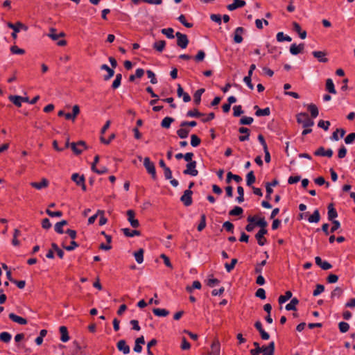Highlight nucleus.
Listing matches in <instances>:
<instances>
[{
	"instance_id": "nucleus-41",
	"label": "nucleus",
	"mask_w": 355,
	"mask_h": 355,
	"mask_svg": "<svg viewBox=\"0 0 355 355\" xmlns=\"http://www.w3.org/2000/svg\"><path fill=\"white\" fill-rule=\"evenodd\" d=\"M161 33L165 35L168 39H173L175 37L173 35L174 30L172 28H163L161 30Z\"/></svg>"
},
{
	"instance_id": "nucleus-61",
	"label": "nucleus",
	"mask_w": 355,
	"mask_h": 355,
	"mask_svg": "<svg viewBox=\"0 0 355 355\" xmlns=\"http://www.w3.org/2000/svg\"><path fill=\"white\" fill-rule=\"evenodd\" d=\"M46 213L51 217H60L62 216V212L60 211H52L50 209H47L46 210Z\"/></svg>"
},
{
	"instance_id": "nucleus-14",
	"label": "nucleus",
	"mask_w": 355,
	"mask_h": 355,
	"mask_svg": "<svg viewBox=\"0 0 355 355\" xmlns=\"http://www.w3.org/2000/svg\"><path fill=\"white\" fill-rule=\"evenodd\" d=\"M177 95L180 98L182 97L183 101L185 103H188L191 101V96L188 93L184 92L183 88L180 84L178 85Z\"/></svg>"
},
{
	"instance_id": "nucleus-60",
	"label": "nucleus",
	"mask_w": 355,
	"mask_h": 355,
	"mask_svg": "<svg viewBox=\"0 0 355 355\" xmlns=\"http://www.w3.org/2000/svg\"><path fill=\"white\" fill-rule=\"evenodd\" d=\"M206 226V216L205 214L201 215V221L198 226V230L199 232L202 231Z\"/></svg>"
},
{
	"instance_id": "nucleus-39",
	"label": "nucleus",
	"mask_w": 355,
	"mask_h": 355,
	"mask_svg": "<svg viewBox=\"0 0 355 355\" xmlns=\"http://www.w3.org/2000/svg\"><path fill=\"white\" fill-rule=\"evenodd\" d=\"M277 40L279 42L284 41L291 42L292 38L288 35H285L283 32H279L276 36Z\"/></svg>"
},
{
	"instance_id": "nucleus-6",
	"label": "nucleus",
	"mask_w": 355,
	"mask_h": 355,
	"mask_svg": "<svg viewBox=\"0 0 355 355\" xmlns=\"http://www.w3.org/2000/svg\"><path fill=\"white\" fill-rule=\"evenodd\" d=\"M175 36L177 37V45L181 49H186L189 42L187 35L177 32Z\"/></svg>"
},
{
	"instance_id": "nucleus-11",
	"label": "nucleus",
	"mask_w": 355,
	"mask_h": 355,
	"mask_svg": "<svg viewBox=\"0 0 355 355\" xmlns=\"http://www.w3.org/2000/svg\"><path fill=\"white\" fill-rule=\"evenodd\" d=\"M245 29L243 27H237L234 33V41L236 44H240L243 42L242 34L244 33Z\"/></svg>"
},
{
	"instance_id": "nucleus-35",
	"label": "nucleus",
	"mask_w": 355,
	"mask_h": 355,
	"mask_svg": "<svg viewBox=\"0 0 355 355\" xmlns=\"http://www.w3.org/2000/svg\"><path fill=\"white\" fill-rule=\"evenodd\" d=\"M175 121V119L170 116H166L161 122V126L163 128H169L171 124Z\"/></svg>"
},
{
	"instance_id": "nucleus-45",
	"label": "nucleus",
	"mask_w": 355,
	"mask_h": 355,
	"mask_svg": "<svg viewBox=\"0 0 355 355\" xmlns=\"http://www.w3.org/2000/svg\"><path fill=\"white\" fill-rule=\"evenodd\" d=\"M255 182V176L253 171H250L246 176V183L248 186H250Z\"/></svg>"
},
{
	"instance_id": "nucleus-17",
	"label": "nucleus",
	"mask_w": 355,
	"mask_h": 355,
	"mask_svg": "<svg viewBox=\"0 0 355 355\" xmlns=\"http://www.w3.org/2000/svg\"><path fill=\"white\" fill-rule=\"evenodd\" d=\"M117 348L124 354H129L130 351V347L126 344L124 340H121L117 343Z\"/></svg>"
},
{
	"instance_id": "nucleus-54",
	"label": "nucleus",
	"mask_w": 355,
	"mask_h": 355,
	"mask_svg": "<svg viewBox=\"0 0 355 355\" xmlns=\"http://www.w3.org/2000/svg\"><path fill=\"white\" fill-rule=\"evenodd\" d=\"M266 264V260H263L261 262L257 263L255 266V272L258 274H261L263 270V267Z\"/></svg>"
},
{
	"instance_id": "nucleus-63",
	"label": "nucleus",
	"mask_w": 355,
	"mask_h": 355,
	"mask_svg": "<svg viewBox=\"0 0 355 355\" xmlns=\"http://www.w3.org/2000/svg\"><path fill=\"white\" fill-rule=\"evenodd\" d=\"M148 77L150 79V83L152 84H156L157 83V78H155V74L150 70H148L146 71Z\"/></svg>"
},
{
	"instance_id": "nucleus-52",
	"label": "nucleus",
	"mask_w": 355,
	"mask_h": 355,
	"mask_svg": "<svg viewBox=\"0 0 355 355\" xmlns=\"http://www.w3.org/2000/svg\"><path fill=\"white\" fill-rule=\"evenodd\" d=\"M200 143V138L196 135H192L191 136V144L193 147L198 146Z\"/></svg>"
},
{
	"instance_id": "nucleus-25",
	"label": "nucleus",
	"mask_w": 355,
	"mask_h": 355,
	"mask_svg": "<svg viewBox=\"0 0 355 355\" xmlns=\"http://www.w3.org/2000/svg\"><path fill=\"white\" fill-rule=\"evenodd\" d=\"M254 109L256 110L255 114L257 116H268L270 114V110L269 107L260 109L257 105H255Z\"/></svg>"
},
{
	"instance_id": "nucleus-57",
	"label": "nucleus",
	"mask_w": 355,
	"mask_h": 355,
	"mask_svg": "<svg viewBox=\"0 0 355 355\" xmlns=\"http://www.w3.org/2000/svg\"><path fill=\"white\" fill-rule=\"evenodd\" d=\"M10 51L14 54L22 55L25 53V51L22 49H19L17 46H12L10 47Z\"/></svg>"
},
{
	"instance_id": "nucleus-62",
	"label": "nucleus",
	"mask_w": 355,
	"mask_h": 355,
	"mask_svg": "<svg viewBox=\"0 0 355 355\" xmlns=\"http://www.w3.org/2000/svg\"><path fill=\"white\" fill-rule=\"evenodd\" d=\"M314 181H315V183L319 186H322L325 184L327 187H329V183L326 182L325 180L322 177H318V178H315Z\"/></svg>"
},
{
	"instance_id": "nucleus-32",
	"label": "nucleus",
	"mask_w": 355,
	"mask_h": 355,
	"mask_svg": "<svg viewBox=\"0 0 355 355\" xmlns=\"http://www.w3.org/2000/svg\"><path fill=\"white\" fill-rule=\"evenodd\" d=\"M320 216L319 211L318 209H315L314 211V212L313 213V214L309 217L308 221L311 223H316L320 221Z\"/></svg>"
},
{
	"instance_id": "nucleus-40",
	"label": "nucleus",
	"mask_w": 355,
	"mask_h": 355,
	"mask_svg": "<svg viewBox=\"0 0 355 355\" xmlns=\"http://www.w3.org/2000/svg\"><path fill=\"white\" fill-rule=\"evenodd\" d=\"M11 334L8 332L3 331L0 334V341L4 343H8L11 340Z\"/></svg>"
},
{
	"instance_id": "nucleus-49",
	"label": "nucleus",
	"mask_w": 355,
	"mask_h": 355,
	"mask_svg": "<svg viewBox=\"0 0 355 355\" xmlns=\"http://www.w3.org/2000/svg\"><path fill=\"white\" fill-rule=\"evenodd\" d=\"M329 125L330 122L329 121L320 120L318 123V126L320 128H322L325 131L328 130Z\"/></svg>"
},
{
	"instance_id": "nucleus-19",
	"label": "nucleus",
	"mask_w": 355,
	"mask_h": 355,
	"mask_svg": "<svg viewBox=\"0 0 355 355\" xmlns=\"http://www.w3.org/2000/svg\"><path fill=\"white\" fill-rule=\"evenodd\" d=\"M304 44L303 43L300 44L298 46L296 44H293L290 46V52L292 55H296L303 51Z\"/></svg>"
},
{
	"instance_id": "nucleus-43",
	"label": "nucleus",
	"mask_w": 355,
	"mask_h": 355,
	"mask_svg": "<svg viewBox=\"0 0 355 355\" xmlns=\"http://www.w3.org/2000/svg\"><path fill=\"white\" fill-rule=\"evenodd\" d=\"M205 114L200 112L197 109H194L193 110H189L187 113V116L189 117H200L204 116Z\"/></svg>"
},
{
	"instance_id": "nucleus-9",
	"label": "nucleus",
	"mask_w": 355,
	"mask_h": 355,
	"mask_svg": "<svg viewBox=\"0 0 355 355\" xmlns=\"http://www.w3.org/2000/svg\"><path fill=\"white\" fill-rule=\"evenodd\" d=\"M99 161V157H95L94 161L92 164V170L98 174H103L107 171V168L104 166L96 167V164Z\"/></svg>"
},
{
	"instance_id": "nucleus-2",
	"label": "nucleus",
	"mask_w": 355,
	"mask_h": 355,
	"mask_svg": "<svg viewBox=\"0 0 355 355\" xmlns=\"http://www.w3.org/2000/svg\"><path fill=\"white\" fill-rule=\"evenodd\" d=\"M178 158L184 157L185 161L187 162V168L183 171L184 174L189 175L195 177L198 175V171L196 169V162L192 160V157H178Z\"/></svg>"
},
{
	"instance_id": "nucleus-21",
	"label": "nucleus",
	"mask_w": 355,
	"mask_h": 355,
	"mask_svg": "<svg viewBox=\"0 0 355 355\" xmlns=\"http://www.w3.org/2000/svg\"><path fill=\"white\" fill-rule=\"evenodd\" d=\"M9 318L15 322H17L19 324H27V320L26 319L22 318V317H20V316H18L16 314L13 313H11L9 314Z\"/></svg>"
},
{
	"instance_id": "nucleus-20",
	"label": "nucleus",
	"mask_w": 355,
	"mask_h": 355,
	"mask_svg": "<svg viewBox=\"0 0 355 355\" xmlns=\"http://www.w3.org/2000/svg\"><path fill=\"white\" fill-rule=\"evenodd\" d=\"M101 69L105 70V72H107V74L104 76V77H103V79L105 80H110L114 74V71L105 64H102L101 66Z\"/></svg>"
},
{
	"instance_id": "nucleus-51",
	"label": "nucleus",
	"mask_w": 355,
	"mask_h": 355,
	"mask_svg": "<svg viewBox=\"0 0 355 355\" xmlns=\"http://www.w3.org/2000/svg\"><path fill=\"white\" fill-rule=\"evenodd\" d=\"M233 111V115L236 117L241 116L243 113L241 105H234Z\"/></svg>"
},
{
	"instance_id": "nucleus-47",
	"label": "nucleus",
	"mask_w": 355,
	"mask_h": 355,
	"mask_svg": "<svg viewBox=\"0 0 355 355\" xmlns=\"http://www.w3.org/2000/svg\"><path fill=\"white\" fill-rule=\"evenodd\" d=\"M253 345L255 347V349L250 350V355H259L261 353V347H260L259 343L257 342H254Z\"/></svg>"
},
{
	"instance_id": "nucleus-3",
	"label": "nucleus",
	"mask_w": 355,
	"mask_h": 355,
	"mask_svg": "<svg viewBox=\"0 0 355 355\" xmlns=\"http://www.w3.org/2000/svg\"><path fill=\"white\" fill-rule=\"evenodd\" d=\"M296 118L297 122L302 124L304 128H309L314 125V121L305 112L298 114Z\"/></svg>"
},
{
	"instance_id": "nucleus-13",
	"label": "nucleus",
	"mask_w": 355,
	"mask_h": 355,
	"mask_svg": "<svg viewBox=\"0 0 355 355\" xmlns=\"http://www.w3.org/2000/svg\"><path fill=\"white\" fill-rule=\"evenodd\" d=\"M246 5V2L243 0H233V3L229 4L227 8L229 10L232 11L239 8H242Z\"/></svg>"
},
{
	"instance_id": "nucleus-24",
	"label": "nucleus",
	"mask_w": 355,
	"mask_h": 355,
	"mask_svg": "<svg viewBox=\"0 0 355 355\" xmlns=\"http://www.w3.org/2000/svg\"><path fill=\"white\" fill-rule=\"evenodd\" d=\"M60 333L61 334L60 340L63 343H66L69 340V336L68 334L67 328L65 326H61L59 328Z\"/></svg>"
},
{
	"instance_id": "nucleus-46",
	"label": "nucleus",
	"mask_w": 355,
	"mask_h": 355,
	"mask_svg": "<svg viewBox=\"0 0 355 355\" xmlns=\"http://www.w3.org/2000/svg\"><path fill=\"white\" fill-rule=\"evenodd\" d=\"M253 121L254 119L251 116H243L240 119L239 123L241 125H250Z\"/></svg>"
},
{
	"instance_id": "nucleus-5",
	"label": "nucleus",
	"mask_w": 355,
	"mask_h": 355,
	"mask_svg": "<svg viewBox=\"0 0 355 355\" xmlns=\"http://www.w3.org/2000/svg\"><path fill=\"white\" fill-rule=\"evenodd\" d=\"M144 165L146 168L148 173L151 175L153 180H156L157 175L153 162H150V159L146 157L144 160Z\"/></svg>"
},
{
	"instance_id": "nucleus-50",
	"label": "nucleus",
	"mask_w": 355,
	"mask_h": 355,
	"mask_svg": "<svg viewBox=\"0 0 355 355\" xmlns=\"http://www.w3.org/2000/svg\"><path fill=\"white\" fill-rule=\"evenodd\" d=\"M178 21L182 24H183L184 26H186L187 28H191L193 27V24L192 23H189L186 21L185 19V17L184 15H181L179 16V17L178 18Z\"/></svg>"
},
{
	"instance_id": "nucleus-18",
	"label": "nucleus",
	"mask_w": 355,
	"mask_h": 355,
	"mask_svg": "<svg viewBox=\"0 0 355 355\" xmlns=\"http://www.w3.org/2000/svg\"><path fill=\"white\" fill-rule=\"evenodd\" d=\"M220 345L218 340H215L211 345V352L207 355H220Z\"/></svg>"
},
{
	"instance_id": "nucleus-36",
	"label": "nucleus",
	"mask_w": 355,
	"mask_h": 355,
	"mask_svg": "<svg viewBox=\"0 0 355 355\" xmlns=\"http://www.w3.org/2000/svg\"><path fill=\"white\" fill-rule=\"evenodd\" d=\"M299 303V300L294 297L293 298L291 302L286 305V309L287 311H293L296 309V306Z\"/></svg>"
},
{
	"instance_id": "nucleus-10",
	"label": "nucleus",
	"mask_w": 355,
	"mask_h": 355,
	"mask_svg": "<svg viewBox=\"0 0 355 355\" xmlns=\"http://www.w3.org/2000/svg\"><path fill=\"white\" fill-rule=\"evenodd\" d=\"M267 234V230L261 228L255 235L256 239L257 240L258 244L261 246L265 245L266 239L264 235Z\"/></svg>"
},
{
	"instance_id": "nucleus-1",
	"label": "nucleus",
	"mask_w": 355,
	"mask_h": 355,
	"mask_svg": "<svg viewBox=\"0 0 355 355\" xmlns=\"http://www.w3.org/2000/svg\"><path fill=\"white\" fill-rule=\"evenodd\" d=\"M70 147L76 155H79L83 153L87 148V144L83 141H79L76 143H69V139L66 141L64 148H67Z\"/></svg>"
},
{
	"instance_id": "nucleus-15",
	"label": "nucleus",
	"mask_w": 355,
	"mask_h": 355,
	"mask_svg": "<svg viewBox=\"0 0 355 355\" xmlns=\"http://www.w3.org/2000/svg\"><path fill=\"white\" fill-rule=\"evenodd\" d=\"M315 261V263L323 270H327L332 268L331 264L326 261H322L320 257H316Z\"/></svg>"
},
{
	"instance_id": "nucleus-33",
	"label": "nucleus",
	"mask_w": 355,
	"mask_h": 355,
	"mask_svg": "<svg viewBox=\"0 0 355 355\" xmlns=\"http://www.w3.org/2000/svg\"><path fill=\"white\" fill-rule=\"evenodd\" d=\"M144 250L142 248L139 249L135 252V259L138 263H142L144 261Z\"/></svg>"
},
{
	"instance_id": "nucleus-22",
	"label": "nucleus",
	"mask_w": 355,
	"mask_h": 355,
	"mask_svg": "<svg viewBox=\"0 0 355 355\" xmlns=\"http://www.w3.org/2000/svg\"><path fill=\"white\" fill-rule=\"evenodd\" d=\"M345 130L343 128H337L334 131L331 137V139L334 141H338L340 138H343L345 135Z\"/></svg>"
},
{
	"instance_id": "nucleus-48",
	"label": "nucleus",
	"mask_w": 355,
	"mask_h": 355,
	"mask_svg": "<svg viewBox=\"0 0 355 355\" xmlns=\"http://www.w3.org/2000/svg\"><path fill=\"white\" fill-rule=\"evenodd\" d=\"M243 210L241 207L236 206L230 211L229 214L231 216H239L243 214Z\"/></svg>"
},
{
	"instance_id": "nucleus-28",
	"label": "nucleus",
	"mask_w": 355,
	"mask_h": 355,
	"mask_svg": "<svg viewBox=\"0 0 355 355\" xmlns=\"http://www.w3.org/2000/svg\"><path fill=\"white\" fill-rule=\"evenodd\" d=\"M326 89L331 94H336L334 82L331 78H328L326 80Z\"/></svg>"
},
{
	"instance_id": "nucleus-26",
	"label": "nucleus",
	"mask_w": 355,
	"mask_h": 355,
	"mask_svg": "<svg viewBox=\"0 0 355 355\" xmlns=\"http://www.w3.org/2000/svg\"><path fill=\"white\" fill-rule=\"evenodd\" d=\"M205 89L201 88L198 89L193 94V102L196 105H198L201 101V96L205 92Z\"/></svg>"
},
{
	"instance_id": "nucleus-64",
	"label": "nucleus",
	"mask_w": 355,
	"mask_h": 355,
	"mask_svg": "<svg viewBox=\"0 0 355 355\" xmlns=\"http://www.w3.org/2000/svg\"><path fill=\"white\" fill-rule=\"evenodd\" d=\"M343 293V290L340 287H336L331 292V297H339Z\"/></svg>"
},
{
	"instance_id": "nucleus-23",
	"label": "nucleus",
	"mask_w": 355,
	"mask_h": 355,
	"mask_svg": "<svg viewBox=\"0 0 355 355\" xmlns=\"http://www.w3.org/2000/svg\"><path fill=\"white\" fill-rule=\"evenodd\" d=\"M31 185L36 189L40 190L43 188H46L49 185V181L46 178H43L40 182H33Z\"/></svg>"
},
{
	"instance_id": "nucleus-42",
	"label": "nucleus",
	"mask_w": 355,
	"mask_h": 355,
	"mask_svg": "<svg viewBox=\"0 0 355 355\" xmlns=\"http://www.w3.org/2000/svg\"><path fill=\"white\" fill-rule=\"evenodd\" d=\"M153 312L159 317H165L168 314V311L164 309H154Z\"/></svg>"
},
{
	"instance_id": "nucleus-16",
	"label": "nucleus",
	"mask_w": 355,
	"mask_h": 355,
	"mask_svg": "<svg viewBox=\"0 0 355 355\" xmlns=\"http://www.w3.org/2000/svg\"><path fill=\"white\" fill-rule=\"evenodd\" d=\"M254 327L256 329L259 331L261 334V337L263 340H268L270 338L269 334L264 331V329L262 328V324L260 321H257L254 324Z\"/></svg>"
},
{
	"instance_id": "nucleus-12",
	"label": "nucleus",
	"mask_w": 355,
	"mask_h": 355,
	"mask_svg": "<svg viewBox=\"0 0 355 355\" xmlns=\"http://www.w3.org/2000/svg\"><path fill=\"white\" fill-rule=\"evenodd\" d=\"M275 352V343L271 342L268 346L261 347L262 355H274Z\"/></svg>"
},
{
	"instance_id": "nucleus-7",
	"label": "nucleus",
	"mask_w": 355,
	"mask_h": 355,
	"mask_svg": "<svg viewBox=\"0 0 355 355\" xmlns=\"http://www.w3.org/2000/svg\"><path fill=\"white\" fill-rule=\"evenodd\" d=\"M192 191L187 189L184 191V194L181 196L180 200L184 203L185 206H189L192 204Z\"/></svg>"
},
{
	"instance_id": "nucleus-27",
	"label": "nucleus",
	"mask_w": 355,
	"mask_h": 355,
	"mask_svg": "<svg viewBox=\"0 0 355 355\" xmlns=\"http://www.w3.org/2000/svg\"><path fill=\"white\" fill-rule=\"evenodd\" d=\"M312 54L319 62H327L328 61L327 58H324L326 53L324 51H315L312 52Z\"/></svg>"
},
{
	"instance_id": "nucleus-29",
	"label": "nucleus",
	"mask_w": 355,
	"mask_h": 355,
	"mask_svg": "<svg viewBox=\"0 0 355 355\" xmlns=\"http://www.w3.org/2000/svg\"><path fill=\"white\" fill-rule=\"evenodd\" d=\"M308 110L311 113L312 118H316L318 116L319 112L317 106L315 104L311 103L307 106Z\"/></svg>"
},
{
	"instance_id": "nucleus-55",
	"label": "nucleus",
	"mask_w": 355,
	"mask_h": 355,
	"mask_svg": "<svg viewBox=\"0 0 355 355\" xmlns=\"http://www.w3.org/2000/svg\"><path fill=\"white\" fill-rule=\"evenodd\" d=\"M355 141V133L352 132L349 134L345 138V143L346 144H353Z\"/></svg>"
},
{
	"instance_id": "nucleus-58",
	"label": "nucleus",
	"mask_w": 355,
	"mask_h": 355,
	"mask_svg": "<svg viewBox=\"0 0 355 355\" xmlns=\"http://www.w3.org/2000/svg\"><path fill=\"white\" fill-rule=\"evenodd\" d=\"M207 284L210 287H214L219 284V280L214 277H210L207 280Z\"/></svg>"
},
{
	"instance_id": "nucleus-31",
	"label": "nucleus",
	"mask_w": 355,
	"mask_h": 355,
	"mask_svg": "<svg viewBox=\"0 0 355 355\" xmlns=\"http://www.w3.org/2000/svg\"><path fill=\"white\" fill-rule=\"evenodd\" d=\"M190 132V129L187 128V127H180L179 130L177 131V135L181 138L184 139L188 137V135Z\"/></svg>"
},
{
	"instance_id": "nucleus-30",
	"label": "nucleus",
	"mask_w": 355,
	"mask_h": 355,
	"mask_svg": "<svg viewBox=\"0 0 355 355\" xmlns=\"http://www.w3.org/2000/svg\"><path fill=\"white\" fill-rule=\"evenodd\" d=\"M338 216V214L336 210L334 208L332 204H330L328 206V219L330 220H333Z\"/></svg>"
},
{
	"instance_id": "nucleus-37",
	"label": "nucleus",
	"mask_w": 355,
	"mask_h": 355,
	"mask_svg": "<svg viewBox=\"0 0 355 355\" xmlns=\"http://www.w3.org/2000/svg\"><path fill=\"white\" fill-rule=\"evenodd\" d=\"M8 99L17 107H20L21 106V101L20 96L10 95Z\"/></svg>"
},
{
	"instance_id": "nucleus-34",
	"label": "nucleus",
	"mask_w": 355,
	"mask_h": 355,
	"mask_svg": "<svg viewBox=\"0 0 355 355\" xmlns=\"http://www.w3.org/2000/svg\"><path fill=\"white\" fill-rule=\"evenodd\" d=\"M165 46H166V42L164 40H159V41L155 42L153 44V46L158 52H162L164 49Z\"/></svg>"
},
{
	"instance_id": "nucleus-8",
	"label": "nucleus",
	"mask_w": 355,
	"mask_h": 355,
	"mask_svg": "<svg viewBox=\"0 0 355 355\" xmlns=\"http://www.w3.org/2000/svg\"><path fill=\"white\" fill-rule=\"evenodd\" d=\"M71 180L75 182L77 185L80 186L84 191H86L84 175L80 176L78 173H73L71 176Z\"/></svg>"
},
{
	"instance_id": "nucleus-44",
	"label": "nucleus",
	"mask_w": 355,
	"mask_h": 355,
	"mask_svg": "<svg viewBox=\"0 0 355 355\" xmlns=\"http://www.w3.org/2000/svg\"><path fill=\"white\" fill-rule=\"evenodd\" d=\"M237 192L239 196L236 198V200L239 203H241L244 201V190L241 186L237 187Z\"/></svg>"
},
{
	"instance_id": "nucleus-56",
	"label": "nucleus",
	"mask_w": 355,
	"mask_h": 355,
	"mask_svg": "<svg viewBox=\"0 0 355 355\" xmlns=\"http://www.w3.org/2000/svg\"><path fill=\"white\" fill-rule=\"evenodd\" d=\"M324 290V287L322 284H317L315 289L313 291V295L318 296L321 294Z\"/></svg>"
},
{
	"instance_id": "nucleus-53",
	"label": "nucleus",
	"mask_w": 355,
	"mask_h": 355,
	"mask_svg": "<svg viewBox=\"0 0 355 355\" xmlns=\"http://www.w3.org/2000/svg\"><path fill=\"white\" fill-rule=\"evenodd\" d=\"M339 329L342 333L347 332L349 329V325L345 322H340L338 324Z\"/></svg>"
},
{
	"instance_id": "nucleus-4",
	"label": "nucleus",
	"mask_w": 355,
	"mask_h": 355,
	"mask_svg": "<svg viewBox=\"0 0 355 355\" xmlns=\"http://www.w3.org/2000/svg\"><path fill=\"white\" fill-rule=\"evenodd\" d=\"M8 27L13 30V32L11 34L12 37L14 39L17 38V33L20 31L21 29L24 31H27L28 27L25 26L24 24L18 21L16 24H12L11 22L7 23Z\"/></svg>"
},
{
	"instance_id": "nucleus-59",
	"label": "nucleus",
	"mask_w": 355,
	"mask_h": 355,
	"mask_svg": "<svg viewBox=\"0 0 355 355\" xmlns=\"http://www.w3.org/2000/svg\"><path fill=\"white\" fill-rule=\"evenodd\" d=\"M237 263L236 259H232L231 263H226L225 264V267L227 272H230L235 266L236 263Z\"/></svg>"
},
{
	"instance_id": "nucleus-38",
	"label": "nucleus",
	"mask_w": 355,
	"mask_h": 355,
	"mask_svg": "<svg viewBox=\"0 0 355 355\" xmlns=\"http://www.w3.org/2000/svg\"><path fill=\"white\" fill-rule=\"evenodd\" d=\"M292 297V293L289 291H286L284 295H280L278 302L280 304L285 303Z\"/></svg>"
}]
</instances>
